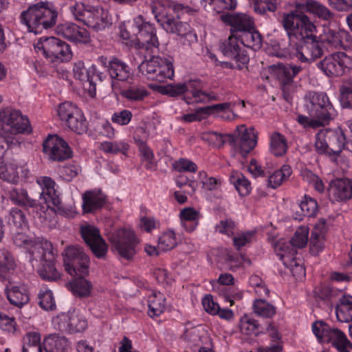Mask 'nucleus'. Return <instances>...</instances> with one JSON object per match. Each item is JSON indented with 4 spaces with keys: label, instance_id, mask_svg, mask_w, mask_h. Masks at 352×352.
I'll use <instances>...</instances> for the list:
<instances>
[{
    "label": "nucleus",
    "instance_id": "nucleus-46",
    "mask_svg": "<svg viewBox=\"0 0 352 352\" xmlns=\"http://www.w3.org/2000/svg\"><path fill=\"white\" fill-rule=\"evenodd\" d=\"M253 309L256 314L264 318H272L276 312V307L263 299L254 300Z\"/></svg>",
    "mask_w": 352,
    "mask_h": 352
},
{
    "label": "nucleus",
    "instance_id": "nucleus-10",
    "mask_svg": "<svg viewBox=\"0 0 352 352\" xmlns=\"http://www.w3.org/2000/svg\"><path fill=\"white\" fill-rule=\"evenodd\" d=\"M316 67L328 77H338L352 69V56L338 52L326 56L316 63Z\"/></svg>",
    "mask_w": 352,
    "mask_h": 352
},
{
    "label": "nucleus",
    "instance_id": "nucleus-28",
    "mask_svg": "<svg viewBox=\"0 0 352 352\" xmlns=\"http://www.w3.org/2000/svg\"><path fill=\"white\" fill-rule=\"evenodd\" d=\"M148 137V133L146 129L143 127H139L136 129L135 134L134 135V141L136 145L138 146L140 155L144 160L148 162L146 165L147 168L152 167V161L154 157L152 150L146 144V140Z\"/></svg>",
    "mask_w": 352,
    "mask_h": 352
},
{
    "label": "nucleus",
    "instance_id": "nucleus-19",
    "mask_svg": "<svg viewBox=\"0 0 352 352\" xmlns=\"http://www.w3.org/2000/svg\"><path fill=\"white\" fill-rule=\"evenodd\" d=\"M220 18L223 23L231 27V34L236 38L247 30H252L254 25L251 17L245 14H226L221 15Z\"/></svg>",
    "mask_w": 352,
    "mask_h": 352
},
{
    "label": "nucleus",
    "instance_id": "nucleus-24",
    "mask_svg": "<svg viewBox=\"0 0 352 352\" xmlns=\"http://www.w3.org/2000/svg\"><path fill=\"white\" fill-rule=\"evenodd\" d=\"M329 195L333 202L350 199L352 197V181L346 178L334 180L330 184Z\"/></svg>",
    "mask_w": 352,
    "mask_h": 352
},
{
    "label": "nucleus",
    "instance_id": "nucleus-8",
    "mask_svg": "<svg viewBox=\"0 0 352 352\" xmlns=\"http://www.w3.org/2000/svg\"><path fill=\"white\" fill-rule=\"evenodd\" d=\"M109 241L122 258L127 261L133 258L136 254L138 240L131 230L126 228L117 230L110 234Z\"/></svg>",
    "mask_w": 352,
    "mask_h": 352
},
{
    "label": "nucleus",
    "instance_id": "nucleus-49",
    "mask_svg": "<svg viewBox=\"0 0 352 352\" xmlns=\"http://www.w3.org/2000/svg\"><path fill=\"white\" fill-rule=\"evenodd\" d=\"M92 8V6L85 5L82 2H74L70 5L69 10L74 19L85 25Z\"/></svg>",
    "mask_w": 352,
    "mask_h": 352
},
{
    "label": "nucleus",
    "instance_id": "nucleus-35",
    "mask_svg": "<svg viewBox=\"0 0 352 352\" xmlns=\"http://www.w3.org/2000/svg\"><path fill=\"white\" fill-rule=\"evenodd\" d=\"M336 314L338 321L349 322L352 321V296H343L336 307Z\"/></svg>",
    "mask_w": 352,
    "mask_h": 352
},
{
    "label": "nucleus",
    "instance_id": "nucleus-36",
    "mask_svg": "<svg viewBox=\"0 0 352 352\" xmlns=\"http://www.w3.org/2000/svg\"><path fill=\"white\" fill-rule=\"evenodd\" d=\"M64 266L65 270L72 276H86L89 274V258L88 256H81L80 258Z\"/></svg>",
    "mask_w": 352,
    "mask_h": 352
},
{
    "label": "nucleus",
    "instance_id": "nucleus-47",
    "mask_svg": "<svg viewBox=\"0 0 352 352\" xmlns=\"http://www.w3.org/2000/svg\"><path fill=\"white\" fill-rule=\"evenodd\" d=\"M129 145L124 141L103 142L100 144V149L107 153L126 155Z\"/></svg>",
    "mask_w": 352,
    "mask_h": 352
},
{
    "label": "nucleus",
    "instance_id": "nucleus-27",
    "mask_svg": "<svg viewBox=\"0 0 352 352\" xmlns=\"http://www.w3.org/2000/svg\"><path fill=\"white\" fill-rule=\"evenodd\" d=\"M296 7L314 14L323 21H330L335 15L328 8L315 0H305L303 3L296 4Z\"/></svg>",
    "mask_w": 352,
    "mask_h": 352
},
{
    "label": "nucleus",
    "instance_id": "nucleus-7",
    "mask_svg": "<svg viewBox=\"0 0 352 352\" xmlns=\"http://www.w3.org/2000/svg\"><path fill=\"white\" fill-rule=\"evenodd\" d=\"M311 328L319 342L331 344L338 352H351L352 343L338 328L331 327L322 320L315 321Z\"/></svg>",
    "mask_w": 352,
    "mask_h": 352
},
{
    "label": "nucleus",
    "instance_id": "nucleus-45",
    "mask_svg": "<svg viewBox=\"0 0 352 352\" xmlns=\"http://www.w3.org/2000/svg\"><path fill=\"white\" fill-rule=\"evenodd\" d=\"M230 182L235 186L241 196H246L251 191L250 182L239 172H232L230 177Z\"/></svg>",
    "mask_w": 352,
    "mask_h": 352
},
{
    "label": "nucleus",
    "instance_id": "nucleus-20",
    "mask_svg": "<svg viewBox=\"0 0 352 352\" xmlns=\"http://www.w3.org/2000/svg\"><path fill=\"white\" fill-rule=\"evenodd\" d=\"M234 135L236 144L239 153L243 157L250 152L256 144V135L253 128L247 129L244 125L238 126Z\"/></svg>",
    "mask_w": 352,
    "mask_h": 352
},
{
    "label": "nucleus",
    "instance_id": "nucleus-4",
    "mask_svg": "<svg viewBox=\"0 0 352 352\" xmlns=\"http://www.w3.org/2000/svg\"><path fill=\"white\" fill-rule=\"evenodd\" d=\"M151 9L160 26L167 32L177 34L182 45L191 47L192 44L197 43V34L188 23L175 19L168 15L160 5L151 3Z\"/></svg>",
    "mask_w": 352,
    "mask_h": 352
},
{
    "label": "nucleus",
    "instance_id": "nucleus-30",
    "mask_svg": "<svg viewBox=\"0 0 352 352\" xmlns=\"http://www.w3.org/2000/svg\"><path fill=\"white\" fill-rule=\"evenodd\" d=\"M32 250L35 254L32 256L35 259L39 258L42 262H54L56 259L52 243L45 239H36Z\"/></svg>",
    "mask_w": 352,
    "mask_h": 352
},
{
    "label": "nucleus",
    "instance_id": "nucleus-57",
    "mask_svg": "<svg viewBox=\"0 0 352 352\" xmlns=\"http://www.w3.org/2000/svg\"><path fill=\"white\" fill-rule=\"evenodd\" d=\"M8 221L10 225L16 229H23L28 225L25 214L18 208H13L10 210Z\"/></svg>",
    "mask_w": 352,
    "mask_h": 352
},
{
    "label": "nucleus",
    "instance_id": "nucleus-55",
    "mask_svg": "<svg viewBox=\"0 0 352 352\" xmlns=\"http://www.w3.org/2000/svg\"><path fill=\"white\" fill-rule=\"evenodd\" d=\"M205 331L200 327H192L186 329L183 334L185 340L192 343L195 346H199L203 343Z\"/></svg>",
    "mask_w": 352,
    "mask_h": 352
},
{
    "label": "nucleus",
    "instance_id": "nucleus-50",
    "mask_svg": "<svg viewBox=\"0 0 352 352\" xmlns=\"http://www.w3.org/2000/svg\"><path fill=\"white\" fill-rule=\"evenodd\" d=\"M148 94L145 87L140 85H133L122 91L121 95L131 101L142 100Z\"/></svg>",
    "mask_w": 352,
    "mask_h": 352
},
{
    "label": "nucleus",
    "instance_id": "nucleus-58",
    "mask_svg": "<svg viewBox=\"0 0 352 352\" xmlns=\"http://www.w3.org/2000/svg\"><path fill=\"white\" fill-rule=\"evenodd\" d=\"M64 265H69V263L80 258L81 256H87L83 249L78 245L68 246L63 252Z\"/></svg>",
    "mask_w": 352,
    "mask_h": 352
},
{
    "label": "nucleus",
    "instance_id": "nucleus-32",
    "mask_svg": "<svg viewBox=\"0 0 352 352\" xmlns=\"http://www.w3.org/2000/svg\"><path fill=\"white\" fill-rule=\"evenodd\" d=\"M7 298L15 307L19 308L26 305L30 300L26 288L23 286H12L6 290Z\"/></svg>",
    "mask_w": 352,
    "mask_h": 352
},
{
    "label": "nucleus",
    "instance_id": "nucleus-33",
    "mask_svg": "<svg viewBox=\"0 0 352 352\" xmlns=\"http://www.w3.org/2000/svg\"><path fill=\"white\" fill-rule=\"evenodd\" d=\"M19 166L15 160L5 162L0 160V179L16 184L19 181Z\"/></svg>",
    "mask_w": 352,
    "mask_h": 352
},
{
    "label": "nucleus",
    "instance_id": "nucleus-41",
    "mask_svg": "<svg viewBox=\"0 0 352 352\" xmlns=\"http://www.w3.org/2000/svg\"><path fill=\"white\" fill-rule=\"evenodd\" d=\"M165 298L161 292H155L148 297V311L150 317L159 316L163 313L165 305Z\"/></svg>",
    "mask_w": 352,
    "mask_h": 352
},
{
    "label": "nucleus",
    "instance_id": "nucleus-31",
    "mask_svg": "<svg viewBox=\"0 0 352 352\" xmlns=\"http://www.w3.org/2000/svg\"><path fill=\"white\" fill-rule=\"evenodd\" d=\"M108 74L112 80L126 81L131 76L128 65L117 58L110 60Z\"/></svg>",
    "mask_w": 352,
    "mask_h": 352
},
{
    "label": "nucleus",
    "instance_id": "nucleus-18",
    "mask_svg": "<svg viewBox=\"0 0 352 352\" xmlns=\"http://www.w3.org/2000/svg\"><path fill=\"white\" fill-rule=\"evenodd\" d=\"M239 40L238 38L230 34L225 42L221 43L220 49L224 56L236 62L239 69H242L248 64L250 58L247 51L239 45Z\"/></svg>",
    "mask_w": 352,
    "mask_h": 352
},
{
    "label": "nucleus",
    "instance_id": "nucleus-54",
    "mask_svg": "<svg viewBox=\"0 0 352 352\" xmlns=\"http://www.w3.org/2000/svg\"><path fill=\"white\" fill-rule=\"evenodd\" d=\"M38 272L43 279L50 281L57 280L60 278V273L54 266V262H43Z\"/></svg>",
    "mask_w": 352,
    "mask_h": 352
},
{
    "label": "nucleus",
    "instance_id": "nucleus-16",
    "mask_svg": "<svg viewBox=\"0 0 352 352\" xmlns=\"http://www.w3.org/2000/svg\"><path fill=\"white\" fill-rule=\"evenodd\" d=\"M8 197L16 205L32 208L38 218H45L43 214L47 210V207L41 202H38L37 199L31 197L26 190L12 188L8 192Z\"/></svg>",
    "mask_w": 352,
    "mask_h": 352
},
{
    "label": "nucleus",
    "instance_id": "nucleus-61",
    "mask_svg": "<svg viewBox=\"0 0 352 352\" xmlns=\"http://www.w3.org/2000/svg\"><path fill=\"white\" fill-rule=\"evenodd\" d=\"M39 305L44 310H53L56 308V303L51 290L41 289L38 293Z\"/></svg>",
    "mask_w": 352,
    "mask_h": 352
},
{
    "label": "nucleus",
    "instance_id": "nucleus-14",
    "mask_svg": "<svg viewBox=\"0 0 352 352\" xmlns=\"http://www.w3.org/2000/svg\"><path fill=\"white\" fill-rule=\"evenodd\" d=\"M80 232L94 254L99 258H104L107 252V245L102 238L98 228L86 223L80 226Z\"/></svg>",
    "mask_w": 352,
    "mask_h": 352
},
{
    "label": "nucleus",
    "instance_id": "nucleus-62",
    "mask_svg": "<svg viewBox=\"0 0 352 352\" xmlns=\"http://www.w3.org/2000/svg\"><path fill=\"white\" fill-rule=\"evenodd\" d=\"M67 322L68 330L71 332H80L87 327L86 320L75 314H72L68 316Z\"/></svg>",
    "mask_w": 352,
    "mask_h": 352
},
{
    "label": "nucleus",
    "instance_id": "nucleus-5",
    "mask_svg": "<svg viewBox=\"0 0 352 352\" xmlns=\"http://www.w3.org/2000/svg\"><path fill=\"white\" fill-rule=\"evenodd\" d=\"M156 50H149L144 54H136V58L143 59L138 66L139 72L146 78L159 82L166 79H171L174 69L170 61L158 56H155Z\"/></svg>",
    "mask_w": 352,
    "mask_h": 352
},
{
    "label": "nucleus",
    "instance_id": "nucleus-13",
    "mask_svg": "<svg viewBox=\"0 0 352 352\" xmlns=\"http://www.w3.org/2000/svg\"><path fill=\"white\" fill-rule=\"evenodd\" d=\"M0 122L4 124L3 131L5 133L16 135L31 131L28 117L18 110L7 108L0 111Z\"/></svg>",
    "mask_w": 352,
    "mask_h": 352
},
{
    "label": "nucleus",
    "instance_id": "nucleus-17",
    "mask_svg": "<svg viewBox=\"0 0 352 352\" xmlns=\"http://www.w3.org/2000/svg\"><path fill=\"white\" fill-rule=\"evenodd\" d=\"M42 49L46 56L62 62L69 61L72 57L70 46L56 37L45 38L42 43Z\"/></svg>",
    "mask_w": 352,
    "mask_h": 352
},
{
    "label": "nucleus",
    "instance_id": "nucleus-11",
    "mask_svg": "<svg viewBox=\"0 0 352 352\" xmlns=\"http://www.w3.org/2000/svg\"><path fill=\"white\" fill-rule=\"evenodd\" d=\"M37 182L42 188V192L39 193L38 202H41L44 206L50 208L51 203L54 207V210L60 215H69L73 212L72 206L67 207L62 204L59 195L55 189V182L49 177H40Z\"/></svg>",
    "mask_w": 352,
    "mask_h": 352
},
{
    "label": "nucleus",
    "instance_id": "nucleus-3",
    "mask_svg": "<svg viewBox=\"0 0 352 352\" xmlns=\"http://www.w3.org/2000/svg\"><path fill=\"white\" fill-rule=\"evenodd\" d=\"M58 16V11L52 3L40 1L23 10L21 13L20 21L30 32L37 34L54 27Z\"/></svg>",
    "mask_w": 352,
    "mask_h": 352
},
{
    "label": "nucleus",
    "instance_id": "nucleus-63",
    "mask_svg": "<svg viewBox=\"0 0 352 352\" xmlns=\"http://www.w3.org/2000/svg\"><path fill=\"white\" fill-rule=\"evenodd\" d=\"M324 236L316 233H311L309 240V250L312 255H318L324 248Z\"/></svg>",
    "mask_w": 352,
    "mask_h": 352
},
{
    "label": "nucleus",
    "instance_id": "nucleus-40",
    "mask_svg": "<svg viewBox=\"0 0 352 352\" xmlns=\"http://www.w3.org/2000/svg\"><path fill=\"white\" fill-rule=\"evenodd\" d=\"M201 138L203 140L208 142L210 144L215 147H221L226 142L230 144H234V142L236 141L234 135H223L214 131L204 133L201 135Z\"/></svg>",
    "mask_w": 352,
    "mask_h": 352
},
{
    "label": "nucleus",
    "instance_id": "nucleus-2",
    "mask_svg": "<svg viewBox=\"0 0 352 352\" xmlns=\"http://www.w3.org/2000/svg\"><path fill=\"white\" fill-rule=\"evenodd\" d=\"M304 107L309 116L299 115L298 122L304 127L319 128L329 124L336 111L327 94L309 92L305 97Z\"/></svg>",
    "mask_w": 352,
    "mask_h": 352
},
{
    "label": "nucleus",
    "instance_id": "nucleus-29",
    "mask_svg": "<svg viewBox=\"0 0 352 352\" xmlns=\"http://www.w3.org/2000/svg\"><path fill=\"white\" fill-rule=\"evenodd\" d=\"M349 38L350 34L347 31L329 29L325 31L322 43L332 49H342L345 48Z\"/></svg>",
    "mask_w": 352,
    "mask_h": 352
},
{
    "label": "nucleus",
    "instance_id": "nucleus-15",
    "mask_svg": "<svg viewBox=\"0 0 352 352\" xmlns=\"http://www.w3.org/2000/svg\"><path fill=\"white\" fill-rule=\"evenodd\" d=\"M43 150L54 161L60 162L72 157V151L67 143L57 135H50L43 142Z\"/></svg>",
    "mask_w": 352,
    "mask_h": 352
},
{
    "label": "nucleus",
    "instance_id": "nucleus-44",
    "mask_svg": "<svg viewBox=\"0 0 352 352\" xmlns=\"http://www.w3.org/2000/svg\"><path fill=\"white\" fill-rule=\"evenodd\" d=\"M292 170L289 165H283L280 170H276L268 177V186L276 188L287 179L292 175Z\"/></svg>",
    "mask_w": 352,
    "mask_h": 352
},
{
    "label": "nucleus",
    "instance_id": "nucleus-6",
    "mask_svg": "<svg viewBox=\"0 0 352 352\" xmlns=\"http://www.w3.org/2000/svg\"><path fill=\"white\" fill-rule=\"evenodd\" d=\"M346 144L344 131L340 128L322 129L316 136L315 148L318 153L332 157L340 156Z\"/></svg>",
    "mask_w": 352,
    "mask_h": 352
},
{
    "label": "nucleus",
    "instance_id": "nucleus-26",
    "mask_svg": "<svg viewBox=\"0 0 352 352\" xmlns=\"http://www.w3.org/2000/svg\"><path fill=\"white\" fill-rule=\"evenodd\" d=\"M96 70L94 65L87 68L82 61L76 62L73 67L74 78L82 82L85 89H88L91 96L96 94V84L94 82L91 73Z\"/></svg>",
    "mask_w": 352,
    "mask_h": 352
},
{
    "label": "nucleus",
    "instance_id": "nucleus-60",
    "mask_svg": "<svg viewBox=\"0 0 352 352\" xmlns=\"http://www.w3.org/2000/svg\"><path fill=\"white\" fill-rule=\"evenodd\" d=\"M309 230L306 227L299 228L290 240V245L294 248H304L308 241Z\"/></svg>",
    "mask_w": 352,
    "mask_h": 352
},
{
    "label": "nucleus",
    "instance_id": "nucleus-37",
    "mask_svg": "<svg viewBox=\"0 0 352 352\" xmlns=\"http://www.w3.org/2000/svg\"><path fill=\"white\" fill-rule=\"evenodd\" d=\"M237 38L243 46L254 51L259 50L262 46L261 35L255 30L254 25L252 26V30H247Z\"/></svg>",
    "mask_w": 352,
    "mask_h": 352
},
{
    "label": "nucleus",
    "instance_id": "nucleus-56",
    "mask_svg": "<svg viewBox=\"0 0 352 352\" xmlns=\"http://www.w3.org/2000/svg\"><path fill=\"white\" fill-rule=\"evenodd\" d=\"M177 241L173 231H167L162 234L158 240V250L169 251L176 247Z\"/></svg>",
    "mask_w": 352,
    "mask_h": 352
},
{
    "label": "nucleus",
    "instance_id": "nucleus-12",
    "mask_svg": "<svg viewBox=\"0 0 352 352\" xmlns=\"http://www.w3.org/2000/svg\"><path fill=\"white\" fill-rule=\"evenodd\" d=\"M58 114L67 126L78 134H83L87 130V122L81 110L69 102L60 104Z\"/></svg>",
    "mask_w": 352,
    "mask_h": 352
},
{
    "label": "nucleus",
    "instance_id": "nucleus-1",
    "mask_svg": "<svg viewBox=\"0 0 352 352\" xmlns=\"http://www.w3.org/2000/svg\"><path fill=\"white\" fill-rule=\"evenodd\" d=\"M281 23L289 45L296 49L298 60L311 63L323 55V43L314 35L316 27L306 14L298 12L284 14Z\"/></svg>",
    "mask_w": 352,
    "mask_h": 352
},
{
    "label": "nucleus",
    "instance_id": "nucleus-52",
    "mask_svg": "<svg viewBox=\"0 0 352 352\" xmlns=\"http://www.w3.org/2000/svg\"><path fill=\"white\" fill-rule=\"evenodd\" d=\"M277 255L283 261V264L287 266V261L294 262V256L297 253L296 250L289 244H282L278 242L276 245Z\"/></svg>",
    "mask_w": 352,
    "mask_h": 352
},
{
    "label": "nucleus",
    "instance_id": "nucleus-38",
    "mask_svg": "<svg viewBox=\"0 0 352 352\" xmlns=\"http://www.w3.org/2000/svg\"><path fill=\"white\" fill-rule=\"evenodd\" d=\"M185 85L187 94L191 95V96L188 95L184 96L186 102L187 104L195 103L203 91L204 83L200 79L195 78L185 82Z\"/></svg>",
    "mask_w": 352,
    "mask_h": 352
},
{
    "label": "nucleus",
    "instance_id": "nucleus-64",
    "mask_svg": "<svg viewBox=\"0 0 352 352\" xmlns=\"http://www.w3.org/2000/svg\"><path fill=\"white\" fill-rule=\"evenodd\" d=\"M132 116V113L129 110L124 109L115 112L112 115L111 121L119 125H126L131 120Z\"/></svg>",
    "mask_w": 352,
    "mask_h": 352
},
{
    "label": "nucleus",
    "instance_id": "nucleus-39",
    "mask_svg": "<svg viewBox=\"0 0 352 352\" xmlns=\"http://www.w3.org/2000/svg\"><path fill=\"white\" fill-rule=\"evenodd\" d=\"M68 340L65 337L51 335L44 341L45 350L47 352H67Z\"/></svg>",
    "mask_w": 352,
    "mask_h": 352
},
{
    "label": "nucleus",
    "instance_id": "nucleus-25",
    "mask_svg": "<svg viewBox=\"0 0 352 352\" xmlns=\"http://www.w3.org/2000/svg\"><path fill=\"white\" fill-rule=\"evenodd\" d=\"M107 202V195L100 189L87 190L82 195L84 212L91 213L102 208Z\"/></svg>",
    "mask_w": 352,
    "mask_h": 352
},
{
    "label": "nucleus",
    "instance_id": "nucleus-51",
    "mask_svg": "<svg viewBox=\"0 0 352 352\" xmlns=\"http://www.w3.org/2000/svg\"><path fill=\"white\" fill-rule=\"evenodd\" d=\"M240 329L241 332L246 335H254L257 336L260 333H263L258 322L256 320L247 316L241 318Z\"/></svg>",
    "mask_w": 352,
    "mask_h": 352
},
{
    "label": "nucleus",
    "instance_id": "nucleus-21",
    "mask_svg": "<svg viewBox=\"0 0 352 352\" xmlns=\"http://www.w3.org/2000/svg\"><path fill=\"white\" fill-rule=\"evenodd\" d=\"M303 69L300 65L278 63L270 66V72L285 86L293 82V79Z\"/></svg>",
    "mask_w": 352,
    "mask_h": 352
},
{
    "label": "nucleus",
    "instance_id": "nucleus-42",
    "mask_svg": "<svg viewBox=\"0 0 352 352\" xmlns=\"http://www.w3.org/2000/svg\"><path fill=\"white\" fill-rule=\"evenodd\" d=\"M339 92L340 102L342 107L352 109V77L342 80Z\"/></svg>",
    "mask_w": 352,
    "mask_h": 352
},
{
    "label": "nucleus",
    "instance_id": "nucleus-22",
    "mask_svg": "<svg viewBox=\"0 0 352 352\" xmlns=\"http://www.w3.org/2000/svg\"><path fill=\"white\" fill-rule=\"evenodd\" d=\"M56 32L64 38L76 43H87L90 41L89 32L75 23H63L56 27Z\"/></svg>",
    "mask_w": 352,
    "mask_h": 352
},
{
    "label": "nucleus",
    "instance_id": "nucleus-9",
    "mask_svg": "<svg viewBox=\"0 0 352 352\" xmlns=\"http://www.w3.org/2000/svg\"><path fill=\"white\" fill-rule=\"evenodd\" d=\"M135 23L138 30L133 44L137 50L136 54H144L149 50H156L159 41L153 25L149 22H144L141 16L135 19Z\"/></svg>",
    "mask_w": 352,
    "mask_h": 352
},
{
    "label": "nucleus",
    "instance_id": "nucleus-23",
    "mask_svg": "<svg viewBox=\"0 0 352 352\" xmlns=\"http://www.w3.org/2000/svg\"><path fill=\"white\" fill-rule=\"evenodd\" d=\"M85 23L94 31H100L111 25V17L107 10L93 7Z\"/></svg>",
    "mask_w": 352,
    "mask_h": 352
},
{
    "label": "nucleus",
    "instance_id": "nucleus-34",
    "mask_svg": "<svg viewBox=\"0 0 352 352\" xmlns=\"http://www.w3.org/2000/svg\"><path fill=\"white\" fill-rule=\"evenodd\" d=\"M76 278L67 284L68 289L72 294L80 298L88 297L92 289L91 283L85 278V276H76Z\"/></svg>",
    "mask_w": 352,
    "mask_h": 352
},
{
    "label": "nucleus",
    "instance_id": "nucleus-53",
    "mask_svg": "<svg viewBox=\"0 0 352 352\" xmlns=\"http://www.w3.org/2000/svg\"><path fill=\"white\" fill-rule=\"evenodd\" d=\"M35 241V239H32L23 232L16 231L13 233L14 243L18 247L26 249L31 255L35 254V251L32 250Z\"/></svg>",
    "mask_w": 352,
    "mask_h": 352
},
{
    "label": "nucleus",
    "instance_id": "nucleus-59",
    "mask_svg": "<svg viewBox=\"0 0 352 352\" xmlns=\"http://www.w3.org/2000/svg\"><path fill=\"white\" fill-rule=\"evenodd\" d=\"M254 5L256 12L260 14H266L267 11L275 12L277 9L276 0H249Z\"/></svg>",
    "mask_w": 352,
    "mask_h": 352
},
{
    "label": "nucleus",
    "instance_id": "nucleus-43",
    "mask_svg": "<svg viewBox=\"0 0 352 352\" xmlns=\"http://www.w3.org/2000/svg\"><path fill=\"white\" fill-rule=\"evenodd\" d=\"M285 137L280 133H274L270 138V150L275 156H283L287 151Z\"/></svg>",
    "mask_w": 352,
    "mask_h": 352
},
{
    "label": "nucleus",
    "instance_id": "nucleus-48",
    "mask_svg": "<svg viewBox=\"0 0 352 352\" xmlns=\"http://www.w3.org/2000/svg\"><path fill=\"white\" fill-rule=\"evenodd\" d=\"M300 211L297 210L296 214L300 217H314L318 211V204L316 201L311 197H304L299 205ZM302 220V217L299 218Z\"/></svg>",
    "mask_w": 352,
    "mask_h": 352
}]
</instances>
